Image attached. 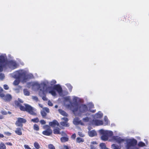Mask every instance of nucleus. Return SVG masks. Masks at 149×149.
I'll list each match as a JSON object with an SVG mask.
<instances>
[{
	"instance_id": "obj_6",
	"label": "nucleus",
	"mask_w": 149,
	"mask_h": 149,
	"mask_svg": "<svg viewBox=\"0 0 149 149\" xmlns=\"http://www.w3.org/2000/svg\"><path fill=\"white\" fill-rule=\"evenodd\" d=\"M26 122V120L23 118H19L16 122L15 124L17 126L22 127L23 126L22 123H25Z\"/></svg>"
},
{
	"instance_id": "obj_10",
	"label": "nucleus",
	"mask_w": 149,
	"mask_h": 149,
	"mask_svg": "<svg viewBox=\"0 0 149 149\" xmlns=\"http://www.w3.org/2000/svg\"><path fill=\"white\" fill-rule=\"evenodd\" d=\"M8 64L10 68L12 69H14L17 68V65L15 61L11 60L8 62Z\"/></svg>"
},
{
	"instance_id": "obj_24",
	"label": "nucleus",
	"mask_w": 149,
	"mask_h": 149,
	"mask_svg": "<svg viewBox=\"0 0 149 149\" xmlns=\"http://www.w3.org/2000/svg\"><path fill=\"white\" fill-rule=\"evenodd\" d=\"M84 141V139L79 137H78L76 139V142L77 143H83Z\"/></svg>"
},
{
	"instance_id": "obj_18",
	"label": "nucleus",
	"mask_w": 149,
	"mask_h": 149,
	"mask_svg": "<svg viewBox=\"0 0 149 149\" xmlns=\"http://www.w3.org/2000/svg\"><path fill=\"white\" fill-rule=\"evenodd\" d=\"M61 129L58 127H57L53 130V133L55 134H61V132H60Z\"/></svg>"
},
{
	"instance_id": "obj_33",
	"label": "nucleus",
	"mask_w": 149,
	"mask_h": 149,
	"mask_svg": "<svg viewBox=\"0 0 149 149\" xmlns=\"http://www.w3.org/2000/svg\"><path fill=\"white\" fill-rule=\"evenodd\" d=\"M129 20V22H130L131 20L132 21L131 23H132L133 22H136V20L134 19V18H132V17H128Z\"/></svg>"
},
{
	"instance_id": "obj_27",
	"label": "nucleus",
	"mask_w": 149,
	"mask_h": 149,
	"mask_svg": "<svg viewBox=\"0 0 149 149\" xmlns=\"http://www.w3.org/2000/svg\"><path fill=\"white\" fill-rule=\"evenodd\" d=\"M34 146L36 149H39L40 148V145L37 142L34 143Z\"/></svg>"
},
{
	"instance_id": "obj_30",
	"label": "nucleus",
	"mask_w": 149,
	"mask_h": 149,
	"mask_svg": "<svg viewBox=\"0 0 149 149\" xmlns=\"http://www.w3.org/2000/svg\"><path fill=\"white\" fill-rule=\"evenodd\" d=\"M33 128L34 130L37 131H38L39 130V128L38 126L36 124H35L33 125Z\"/></svg>"
},
{
	"instance_id": "obj_49",
	"label": "nucleus",
	"mask_w": 149,
	"mask_h": 149,
	"mask_svg": "<svg viewBox=\"0 0 149 149\" xmlns=\"http://www.w3.org/2000/svg\"><path fill=\"white\" fill-rule=\"evenodd\" d=\"M76 137V135L75 133H74L71 136V138L73 139H75Z\"/></svg>"
},
{
	"instance_id": "obj_38",
	"label": "nucleus",
	"mask_w": 149,
	"mask_h": 149,
	"mask_svg": "<svg viewBox=\"0 0 149 149\" xmlns=\"http://www.w3.org/2000/svg\"><path fill=\"white\" fill-rule=\"evenodd\" d=\"M145 143L142 142H140L138 143V146L140 147H142L145 146Z\"/></svg>"
},
{
	"instance_id": "obj_20",
	"label": "nucleus",
	"mask_w": 149,
	"mask_h": 149,
	"mask_svg": "<svg viewBox=\"0 0 149 149\" xmlns=\"http://www.w3.org/2000/svg\"><path fill=\"white\" fill-rule=\"evenodd\" d=\"M60 140L61 142L65 143L66 142L68 141L69 138L67 136L63 137L61 138Z\"/></svg>"
},
{
	"instance_id": "obj_63",
	"label": "nucleus",
	"mask_w": 149,
	"mask_h": 149,
	"mask_svg": "<svg viewBox=\"0 0 149 149\" xmlns=\"http://www.w3.org/2000/svg\"><path fill=\"white\" fill-rule=\"evenodd\" d=\"M8 113L9 114H11V112H10V111H8Z\"/></svg>"
},
{
	"instance_id": "obj_41",
	"label": "nucleus",
	"mask_w": 149,
	"mask_h": 149,
	"mask_svg": "<svg viewBox=\"0 0 149 149\" xmlns=\"http://www.w3.org/2000/svg\"><path fill=\"white\" fill-rule=\"evenodd\" d=\"M79 120H75L73 121L74 124L75 125H79Z\"/></svg>"
},
{
	"instance_id": "obj_43",
	"label": "nucleus",
	"mask_w": 149,
	"mask_h": 149,
	"mask_svg": "<svg viewBox=\"0 0 149 149\" xmlns=\"http://www.w3.org/2000/svg\"><path fill=\"white\" fill-rule=\"evenodd\" d=\"M79 135L81 137H84L85 135L81 132H78Z\"/></svg>"
},
{
	"instance_id": "obj_23",
	"label": "nucleus",
	"mask_w": 149,
	"mask_h": 149,
	"mask_svg": "<svg viewBox=\"0 0 149 149\" xmlns=\"http://www.w3.org/2000/svg\"><path fill=\"white\" fill-rule=\"evenodd\" d=\"M103 116V114L99 112L95 114V117L97 118H100Z\"/></svg>"
},
{
	"instance_id": "obj_42",
	"label": "nucleus",
	"mask_w": 149,
	"mask_h": 149,
	"mask_svg": "<svg viewBox=\"0 0 149 149\" xmlns=\"http://www.w3.org/2000/svg\"><path fill=\"white\" fill-rule=\"evenodd\" d=\"M63 147L64 149H71V147L70 146L69 147L65 145H63Z\"/></svg>"
},
{
	"instance_id": "obj_22",
	"label": "nucleus",
	"mask_w": 149,
	"mask_h": 149,
	"mask_svg": "<svg viewBox=\"0 0 149 149\" xmlns=\"http://www.w3.org/2000/svg\"><path fill=\"white\" fill-rule=\"evenodd\" d=\"M89 136L91 137H93L96 135L97 133L94 130L90 131L89 133Z\"/></svg>"
},
{
	"instance_id": "obj_40",
	"label": "nucleus",
	"mask_w": 149,
	"mask_h": 149,
	"mask_svg": "<svg viewBox=\"0 0 149 149\" xmlns=\"http://www.w3.org/2000/svg\"><path fill=\"white\" fill-rule=\"evenodd\" d=\"M3 88L6 90H8L9 89V87L8 85L6 84H5L3 85Z\"/></svg>"
},
{
	"instance_id": "obj_1",
	"label": "nucleus",
	"mask_w": 149,
	"mask_h": 149,
	"mask_svg": "<svg viewBox=\"0 0 149 149\" xmlns=\"http://www.w3.org/2000/svg\"><path fill=\"white\" fill-rule=\"evenodd\" d=\"M23 102V101L20 98H18V100H15L14 102L15 106L18 107L21 111H26L32 115H37L35 109L28 104H24V106H22V103Z\"/></svg>"
},
{
	"instance_id": "obj_47",
	"label": "nucleus",
	"mask_w": 149,
	"mask_h": 149,
	"mask_svg": "<svg viewBox=\"0 0 149 149\" xmlns=\"http://www.w3.org/2000/svg\"><path fill=\"white\" fill-rule=\"evenodd\" d=\"M24 147L25 149H31L29 146L28 145H24Z\"/></svg>"
},
{
	"instance_id": "obj_56",
	"label": "nucleus",
	"mask_w": 149,
	"mask_h": 149,
	"mask_svg": "<svg viewBox=\"0 0 149 149\" xmlns=\"http://www.w3.org/2000/svg\"><path fill=\"white\" fill-rule=\"evenodd\" d=\"M89 111L92 113H95L96 111V110H90Z\"/></svg>"
},
{
	"instance_id": "obj_4",
	"label": "nucleus",
	"mask_w": 149,
	"mask_h": 149,
	"mask_svg": "<svg viewBox=\"0 0 149 149\" xmlns=\"http://www.w3.org/2000/svg\"><path fill=\"white\" fill-rule=\"evenodd\" d=\"M7 65V62L6 58L3 55L0 56V72L3 71V68Z\"/></svg>"
},
{
	"instance_id": "obj_58",
	"label": "nucleus",
	"mask_w": 149,
	"mask_h": 149,
	"mask_svg": "<svg viewBox=\"0 0 149 149\" xmlns=\"http://www.w3.org/2000/svg\"><path fill=\"white\" fill-rule=\"evenodd\" d=\"M65 99L66 101H69L70 100L69 98L67 97H65Z\"/></svg>"
},
{
	"instance_id": "obj_48",
	"label": "nucleus",
	"mask_w": 149,
	"mask_h": 149,
	"mask_svg": "<svg viewBox=\"0 0 149 149\" xmlns=\"http://www.w3.org/2000/svg\"><path fill=\"white\" fill-rule=\"evenodd\" d=\"M48 104L49 106H52L53 105V103L50 100H49L48 102Z\"/></svg>"
},
{
	"instance_id": "obj_5",
	"label": "nucleus",
	"mask_w": 149,
	"mask_h": 149,
	"mask_svg": "<svg viewBox=\"0 0 149 149\" xmlns=\"http://www.w3.org/2000/svg\"><path fill=\"white\" fill-rule=\"evenodd\" d=\"M45 127L46 128V130L43 131L42 132V134L46 136H49L52 134V131L51 129L50 126L48 125H46L45 126Z\"/></svg>"
},
{
	"instance_id": "obj_12",
	"label": "nucleus",
	"mask_w": 149,
	"mask_h": 149,
	"mask_svg": "<svg viewBox=\"0 0 149 149\" xmlns=\"http://www.w3.org/2000/svg\"><path fill=\"white\" fill-rule=\"evenodd\" d=\"M53 89L56 90L59 93H61L62 92V88L59 84L54 85L53 87Z\"/></svg>"
},
{
	"instance_id": "obj_26",
	"label": "nucleus",
	"mask_w": 149,
	"mask_h": 149,
	"mask_svg": "<svg viewBox=\"0 0 149 149\" xmlns=\"http://www.w3.org/2000/svg\"><path fill=\"white\" fill-rule=\"evenodd\" d=\"M23 92L24 93L25 95L29 96L30 95V92L27 89H24L23 90Z\"/></svg>"
},
{
	"instance_id": "obj_16",
	"label": "nucleus",
	"mask_w": 149,
	"mask_h": 149,
	"mask_svg": "<svg viewBox=\"0 0 149 149\" xmlns=\"http://www.w3.org/2000/svg\"><path fill=\"white\" fill-rule=\"evenodd\" d=\"M58 111L59 113L62 116L65 117L68 116V114L62 109H59L58 110Z\"/></svg>"
},
{
	"instance_id": "obj_34",
	"label": "nucleus",
	"mask_w": 149,
	"mask_h": 149,
	"mask_svg": "<svg viewBox=\"0 0 149 149\" xmlns=\"http://www.w3.org/2000/svg\"><path fill=\"white\" fill-rule=\"evenodd\" d=\"M111 146L113 147V149H120V148L119 147L118 145L115 144H113Z\"/></svg>"
},
{
	"instance_id": "obj_51",
	"label": "nucleus",
	"mask_w": 149,
	"mask_h": 149,
	"mask_svg": "<svg viewBox=\"0 0 149 149\" xmlns=\"http://www.w3.org/2000/svg\"><path fill=\"white\" fill-rule=\"evenodd\" d=\"M4 134H6V135H7L8 136H10L11 134L9 132H4Z\"/></svg>"
},
{
	"instance_id": "obj_15",
	"label": "nucleus",
	"mask_w": 149,
	"mask_h": 149,
	"mask_svg": "<svg viewBox=\"0 0 149 149\" xmlns=\"http://www.w3.org/2000/svg\"><path fill=\"white\" fill-rule=\"evenodd\" d=\"M109 136L108 134L107 133H104L101 137V139L104 141L107 140Z\"/></svg>"
},
{
	"instance_id": "obj_52",
	"label": "nucleus",
	"mask_w": 149,
	"mask_h": 149,
	"mask_svg": "<svg viewBox=\"0 0 149 149\" xmlns=\"http://www.w3.org/2000/svg\"><path fill=\"white\" fill-rule=\"evenodd\" d=\"M61 135L62 136H67L66 134L63 131H62L61 132Z\"/></svg>"
},
{
	"instance_id": "obj_60",
	"label": "nucleus",
	"mask_w": 149,
	"mask_h": 149,
	"mask_svg": "<svg viewBox=\"0 0 149 149\" xmlns=\"http://www.w3.org/2000/svg\"><path fill=\"white\" fill-rule=\"evenodd\" d=\"M58 107V106L57 105H56L55 106V107L56 108H57Z\"/></svg>"
},
{
	"instance_id": "obj_29",
	"label": "nucleus",
	"mask_w": 149,
	"mask_h": 149,
	"mask_svg": "<svg viewBox=\"0 0 149 149\" xmlns=\"http://www.w3.org/2000/svg\"><path fill=\"white\" fill-rule=\"evenodd\" d=\"M101 149H105L106 148V146L104 143H101L100 144Z\"/></svg>"
},
{
	"instance_id": "obj_37",
	"label": "nucleus",
	"mask_w": 149,
	"mask_h": 149,
	"mask_svg": "<svg viewBox=\"0 0 149 149\" xmlns=\"http://www.w3.org/2000/svg\"><path fill=\"white\" fill-rule=\"evenodd\" d=\"M89 118L88 117L83 118L82 119L83 121L84 122H87L89 121Z\"/></svg>"
},
{
	"instance_id": "obj_19",
	"label": "nucleus",
	"mask_w": 149,
	"mask_h": 149,
	"mask_svg": "<svg viewBox=\"0 0 149 149\" xmlns=\"http://www.w3.org/2000/svg\"><path fill=\"white\" fill-rule=\"evenodd\" d=\"M47 85L45 83L41 84L40 85V87H41L42 88L40 89V91H43V93H44V92L45 91V88L46 87Z\"/></svg>"
},
{
	"instance_id": "obj_54",
	"label": "nucleus",
	"mask_w": 149,
	"mask_h": 149,
	"mask_svg": "<svg viewBox=\"0 0 149 149\" xmlns=\"http://www.w3.org/2000/svg\"><path fill=\"white\" fill-rule=\"evenodd\" d=\"M79 124H81V125H84V123L81 121V120H79Z\"/></svg>"
},
{
	"instance_id": "obj_62",
	"label": "nucleus",
	"mask_w": 149,
	"mask_h": 149,
	"mask_svg": "<svg viewBox=\"0 0 149 149\" xmlns=\"http://www.w3.org/2000/svg\"><path fill=\"white\" fill-rule=\"evenodd\" d=\"M53 81L54 83V84H55L56 83V81L55 80H54Z\"/></svg>"
},
{
	"instance_id": "obj_46",
	"label": "nucleus",
	"mask_w": 149,
	"mask_h": 149,
	"mask_svg": "<svg viewBox=\"0 0 149 149\" xmlns=\"http://www.w3.org/2000/svg\"><path fill=\"white\" fill-rule=\"evenodd\" d=\"M1 113L3 115H6L7 114V113L5 111H1Z\"/></svg>"
},
{
	"instance_id": "obj_61",
	"label": "nucleus",
	"mask_w": 149,
	"mask_h": 149,
	"mask_svg": "<svg viewBox=\"0 0 149 149\" xmlns=\"http://www.w3.org/2000/svg\"><path fill=\"white\" fill-rule=\"evenodd\" d=\"M92 143L94 144H96V142L93 141V142Z\"/></svg>"
},
{
	"instance_id": "obj_44",
	"label": "nucleus",
	"mask_w": 149,
	"mask_h": 149,
	"mask_svg": "<svg viewBox=\"0 0 149 149\" xmlns=\"http://www.w3.org/2000/svg\"><path fill=\"white\" fill-rule=\"evenodd\" d=\"M32 99L36 102H37L38 100V97L36 96H33Z\"/></svg>"
},
{
	"instance_id": "obj_13",
	"label": "nucleus",
	"mask_w": 149,
	"mask_h": 149,
	"mask_svg": "<svg viewBox=\"0 0 149 149\" xmlns=\"http://www.w3.org/2000/svg\"><path fill=\"white\" fill-rule=\"evenodd\" d=\"M49 125L51 127H54L56 125L58 126L59 124L56 120H54L52 121L49 122Z\"/></svg>"
},
{
	"instance_id": "obj_17",
	"label": "nucleus",
	"mask_w": 149,
	"mask_h": 149,
	"mask_svg": "<svg viewBox=\"0 0 149 149\" xmlns=\"http://www.w3.org/2000/svg\"><path fill=\"white\" fill-rule=\"evenodd\" d=\"M94 123L96 125L98 126L102 125L103 123L102 121L95 120L94 121Z\"/></svg>"
},
{
	"instance_id": "obj_25",
	"label": "nucleus",
	"mask_w": 149,
	"mask_h": 149,
	"mask_svg": "<svg viewBox=\"0 0 149 149\" xmlns=\"http://www.w3.org/2000/svg\"><path fill=\"white\" fill-rule=\"evenodd\" d=\"M6 147L5 144L3 142L0 143V149H6Z\"/></svg>"
},
{
	"instance_id": "obj_11",
	"label": "nucleus",
	"mask_w": 149,
	"mask_h": 149,
	"mask_svg": "<svg viewBox=\"0 0 149 149\" xmlns=\"http://www.w3.org/2000/svg\"><path fill=\"white\" fill-rule=\"evenodd\" d=\"M2 98L5 102H9L12 99V96L10 94H7L5 95L4 94V96Z\"/></svg>"
},
{
	"instance_id": "obj_14",
	"label": "nucleus",
	"mask_w": 149,
	"mask_h": 149,
	"mask_svg": "<svg viewBox=\"0 0 149 149\" xmlns=\"http://www.w3.org/2000/svg\"><path fill=\"white\" fill-rule=\"evenodd\" d=\"M114 139L118 143H120L125 141L124 139H122L120 137L116 136L114 138Z\"/></svg>"
},
{
	"instance_id": "obj_45",
	"label": "nucleus",
	"mask_w": 149,
	"mask_h": 149,
	"mask_svg": "<svg viewBox=\"0 0 149 149\" xmlns=\"http://www.w3.org/2000/svg\"><path fill=\"white\" fill-rule=\"evenodd\" d=\"M40 122L42 125H44L46 124V122L43 120H40Z\"/></svg>"
},
{
	"instance_id": "obj_28",
	"label": "nucleus",
	"mask_w": 149,
	"mask_h": 149,
	"mask_svg": "<svg viewBox=\"0 0 149 149\" xmlns=\"http://www.w3.org/2000/svg\"><path fill=\"white\" fill-rule=\"evenodd\" d=\"M3 90L2 88L0 86V97H2L4 96V93H3Z\"/></svg>"
},
{
	"instance_id": "obj_64",
	"label": "nucleus",
	"mask_w": 149,
	"mask_h": 149,
	"mask_svg": "<svg viewBox=\"0 0 149 149\" xmlns=\"http://www.w3.org/2000/svg\"><path fill=\"white\" fill-rule=\"evenodd\" d=\"M105 149H109L108 148H106Z\"/></svg>"
},
{
	"instance_id": "obj_2",
	"label": "nucleus",
	"mask_w": 149,
	"mask_h": 149,
	"mask_svg": "<svg viewBox=\"0 0 149 149\" xmlns=\"http://www.w3.org/2000/svg\"><path fill=\"white\" fill-rule=\"evenodd\" d=\"M71 104L70 109L74 113L79 110L80 113H85L88 111V107L84 104H81L79 106L77 103H72Z\"/></svg>"
},
{
	"instance_id": "obj_53",
	"label": "nucleus",
	"mask_w": 149,
	"mask_h": 149,
	"mask_svg": "<svg viewBox=\"0 0 149 149\" xmlns=\"http://www.w3.org/2000/svg\"><path fill=\"white\" fill-rule=\"evenodd\" d=\"M5 144L7 145H9L10 146H12L13 145L10 142H6Z\"/></svg>"
},
{
	"instance_id": "obj_57",
	"label": "nucleus",
	"mask_w": 149,
	"mask_h": 149,
	"mask_svg": "<svg viewBox=\"0 0 149 149\" xmlns=\"http://www.w3.org/2000/svg\"><path fill=\"white\" fill-rule=\"evenodd\" d=\"M4 137V136L3 134L0 133V138H3Z\"/></svg>"
},
{
	"instance_id": "obj_50",
	"label": "nucleus",
	"mask_w": 149,
	"mask_h": 149,
	"mask_svg": "<svg viewBox=\"0 0 149 149\" xmlns=\"http://www.w3.org/2000/svg\"><path fill=\"white\" fill-rule=\"evenodd\" d=\"M42 99L44 101H47V99L45 95L44 96L42 97Z\"/></svg>"
},
{
	"instance_id": "obj_3",
	"label": "nucleus",
	"mask_w": 149,
	"mask_h": 149,
	"mask_svg": "<svg viewBox=\"0 0 149 149\" xmlns=\"http://www.w3.org/2000/svg\"><path fill=\"white\" fill-rule=\"evenodd\" d=\"M126 149H139L134 146L137 144V140L134 139H129L126 140Z\"/></svg>"
},
{
	"instance_id": "obj_39",
	"label": "nucleus",
	"mask_w": 149,
	"mask_h": 149,
	"mask_svg": "<svg viewBox=\"0 0 149 149\" xmlns=\"http://www.w3.org/2000/svg\"><path fill=\"white\" fill-rule=\"evenodd\" d=\"M5 77L4 74L0 73V80H3Z\"/></svg>"
},
{
	"instance_id": "obj_36",
	"label": "nucleus",
	"mask_w": 149,
	"mask_h": 149,
	"mask_svg": "<svg viewBox=\"0 0 149 149\" xmlns=\"http://www.w3.org/2000/svg\"><path fill=\"white\" fill-rule=\"evenodd\" d=\"M49 149H56L55 147L52 144H49L48 145Z\"/></svg>"
},
{
	"instance_id": "obj_59",
	"label": "nucleus",
	"mask_w": 149,
	"mask_h": 149,
	"mask_svg": "<svg viewBox=\"0 0 149 149\" xmlns=\"http://www.w3.org/2000/svg\"><path fill=\"white\" fill-rule=\"evenodd\" d=\"M4 118L3 116L1 115H0V119H3Z\"/></svg>"
},
{
	"instance_id": "obj_8",
	"label": "nucleus",
	"mask_w": 149,
	"mask_h": 149,
	"mask_svg": "<svg viewBox=\"0 0 149 149\" xmlns=\"http://www.w3.org/2000/svg\"><path fill=\"white\" fill-rule=\"evenodd\" d=\"M61 119L64 121L60 122V124L61 125L65 127H68L69 126V124L68 122V118L63 117L61 118Z\"/></svg>"
},
{
	"instance_id": "obj_31",
	"label": "nucleus",
	"mask_w": 149,
	"mask_h": 149,
	"mask_svg": "<svg viewBox=\"0 0 149 149\" xmlns=\"http://www.w3.org/2000/svg\"><path fill=\"white\" fill-rule=\"evenodd\" d=\"M49 93L54 96H55L56 95V92L54 90L49 91Z\"/></svg>"
},
{
	"instance_id": "obj_9",
	"label": "nucleus",
	"mask_w": 149,
	"mask_h": 149,
	"mask_svg": "<svg viewBox=\"0 0 149 149\" xmlns=\"http://www.w3.org/2000/svg\"><path fill=\"white\" fill-rule=\"evenodd\" d=\"M49 112V109L47 107H44L42 110L41 111V115L44 118H45L47 115V113Z\"/></svg>"
},
{
	"instance_id": "obj_7",
	"label": "nucleus",
	"mask_w": 149,
	"mask_h": 149,
	"mask_svg": "<svg viewBox=\"0 0 149 149\" xmlns=\"http://www.w3.org/2000/svg\"><path fill=\"white\" fill-rule=\"evenodd\" d=\"M17 78L19 79H22L23 81L26 82L28 78L25 73L23 72H19L18 73Z\"/></svg>"
},
{
	"instance_id": "obj_21",
	"label": "nucleus",
	"mask_w": 149,
	"mask_h": 149,
	"mask_svg": "<svg viewBox=\"0 0 149 149\" xmlns=\"http://www.w3.org/2000/svg\"><path fill=\"white\" fill-rule=\"evenodd\" d=\"M15 132V133L17 135H22L21 130L20 128H16Z\"/></svg>"
},
{
	"instance_id": "obj_32",
	"label": "nucleus",
	"mask_w": 149,
	"mask_h": 149,
	"mask_svg": "<svg viewBox=\"0 0 149 149\" xmlns=\"http://www.w3.org/2000/svg\"><path fill=\"white\" fill-rule=\"evenodd\" d=\"M31 121H32L34 123H37L39 122V120L38 118L36 117L35 118L31 119Z\"/></svg>"
},
{
	"instance_id": "obj_55",
	"label": "nucleus",
	"mask_w": 149,
	"mask_h": 149,
	"mask_svg": "<svg viewBox=\"0 0 149 149\" xmlns=\"http://www.w3.org/2000/svg\"><path fill=\"white\" fill-rule=\"evenodd\" d=\"M89 108H94V105L93 104H91Z\"/></svg>"
},
{
	"instance_id": "obj_35",
	"label": "nucleus",
	"mask_w": 149,
	"mask_h": 149,
	"mask_svg": "<svg viewBox=\"0 0 149 149\" xmlns=\"http://www.w3.org/2000/svg\"><path fill=\"white\" fill-rule=\"evenodd\" d=\"M19 80L16 79L14 81L13 84L14 85L17 86L19 84Z\"/></svg>"
}]
</instances>
